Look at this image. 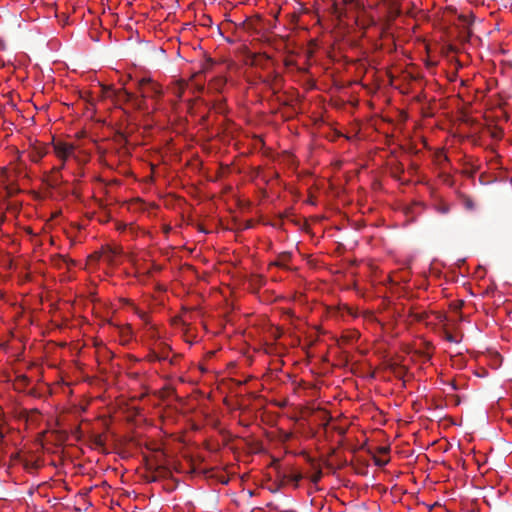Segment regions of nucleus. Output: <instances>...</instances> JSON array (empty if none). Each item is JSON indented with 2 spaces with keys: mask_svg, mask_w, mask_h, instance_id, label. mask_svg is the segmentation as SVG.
<instances>
[{
  "mask_svg": "<svg viewBox=\"0 0 512 512\" xmlns=\"http://www.w3.org/2000/svg\"><path fill=\"white\" fill-rule=\"evenodd\" d=\"M61 178L60 173L53 172V175L48 180V185L52 188L58 187L61 183Z\"/></svg>",
  "mask_w": 512,
  "mask_h": 512,
  "instance_id": "9",
  "label": "nucleus"
},
{
  "mask_svg": "<svg viewBox=\"0 0 512 512\" xmlns=\"http://www.w3.org/2000/svg\"><path fill=\"white\" fill-rule=\"evenodd\" d=\"M416 319H417L418 321H420V320L422 319V317H421V316H417V317H416Z\"/></svg>",
  "mask_w": 512,
  "mask_h": 512,
  "instance_id": "24",
  "label": "nucleus"
},
{
  "mask_svg": "<svg viewBox=\"0 0 512 512\" xmlns=\"http://www.w3.org/2000/svg\"><path fill=\"white\" fill-rule=\"evenodd\" d=\"M446 339H447L448 341H450V342H453V341H454V338H453V336H452L451 334H447Z\"/></svg>",
  "mask_w": 512,
  "mask_h": 512,
  "instance_id": "20",
  "label": "nucleus"
},
{
  "mask_svg": "<svg viewBox=\"0 0 512 512\" xmlns=\"http://www.w3.org/2000/svg\"><path fill=\"white\" fill-rule=\"evenodd\" d=\"M375 25V20L372 17L368 18L367 27ZM366 28V26H364Z\"/></svg>",
  "mask_w": 512,
  "mask_h": 512,
  "instance_id": "18",
  "label": "nucleus"
},
{
  "mask_svg": "<svg viewBox=\"0 0 512 512\" xmlns=\"http://www.w3.org/2000/svg\"><path fill=\"white\" fill-rule=\"evenodd\" d=\"M278 477L280 479V486L287 483H292L294 487L297 488L299 486L300 480L303 478V475L300 472H278Z\"/></svg>",
  "mask_w": 512,
  "mask_h": 512,
  "instance_id": "3",
  "label": "nucleus"
},
{
  "mask_svg": "<svg viewBox=\"0 0 512 512\" xmlns=\"http://www.w3.org/2000/svg\"><path fill=\"white\" fill-rule=\"evenodd\" d=\"M501 135H502V131H500V130H496V131H494V132L492 133V136H493L494 138H500V137H501Z\"/></svg>",
  "mask_w": 512,
  "mask_h": 512,
  "instance_id": "17",
  "label": "nucleus"
},
{
  "mask_svg": "<svg viewBox=\"0 0 512 512\" xmlns=\"http://www.w3.org/2000/svg\"><path fill=\"white\" fill-rule=\"evenodd\" d=\"M58 261H59V262H57L58 266H60L61 263H64V264L68 263V260L65 257H63V256H59Z\"/></svg>",
  "mask_w": 512,
  "mask_h": 512,
  "instance_id": "16",
  "label": "nucleus"
},
{
  "mask_svg": "<svg viewBox=\"0 0 512 512\" xmlns=\"http://www.w3.org/2000/svg\"><path fill=\"white\" fill-rule=\"evenodd\" d=\"M262 56H263L266 60H270V56H269V55H267V54H265V53H264Z\"/></svg>",
  "mask_w": 512,
  "mask_h": 512,
  "instance_id": "22",
  "label": "nucleus"
},
{
  "mask_svg": "<svg viewBox=\"0 0 512 512\" xmlns=\"http://www.w3.org/2000/svg\"><path fill=\"white\" fill-rule=\"evenodd\" d=\"M12 459L21 463L23 465L24 469L28 472L37 470L40 467L38 461H31L26 458H23L20 456L19 453L12 455Z\"/></svg>",
  "mask_w": 512,
  "mask_h": 512,
  "instance_id": "4",
  "label": "nucleus"
},
{
  "mask_svg": "<svg viewBox=\"0 0 512 512\" xmlns=\"http://www.w3.org/2000/svg\"><path fill=\"white\" fill-rule=\"evenodd\" d=\"M186 86L184 81L179 80L171 87L172 93L178 100L182 99Z\"/></svg>",
  "mask_w": 512,
  "mask_h": 512,
  "instance_id": "7",
  "label": "nucleus"
},
{
  "mask_svg": "<svg viewBox=\"0 0 512 512\" xmlns=\"http://www.w3.org/2000/svg\"><path fill=\"white\" fill-rule=\"evenodd\" d=\"M106 438L103 434H95L92 436V443L96 448L105 447Z\"/></svg>",
  "mask_w": 512,
  "mask_h": 512,
  "instance_id": "8",
  "label": "nucleus"
},
{
  "mask_svg": "<svg viewBox=\"0 0 512 512\" xmlns=\"http://www.w3.org/2000/svg\"><path fill=\"white\" fill-rule=\"evenodd\" d=\"M118 254V252L115 249L109 248V250L106 252V257L108 260H112L113 257H115Z\"/></svg>",
  "mask_w": 512,
  "mask_h": 512,
  "instance_id": "13",
  "label": "nucleus"
},
{
  "mask_svg": "<svg viewBox=\"0 0 512 512\" xmlns=\"http://www.w3.org/2000/svg\"><path fill=\"white\" fill-rule=\"evenodd\" d=\"M396 15H399L400 14V9L399 8H396Z\"/></svg>",
  "mask_w": 512,
  "mask_h": 512,
  "instance_id": "23",
  "label": "nucleus"
},
{
  "mask_svg": "<svg viewBox=\"0 0 512 512\" xmlns=\"http://www.w3.org/2000/svg\"><path fill=\"white\" fill-rule=\"evenodd\" d=\"M403 172H404V167H403V165H402V164H400V163H399V164H397V165L395 166V168L393 169V172H392V173H393L394 177H398V176H399L400 174H402Z\"/></svg>",
  "mask_w": 512,
  "mask_h": 512,
  "instance_id": "11",
  "label": "nucleus"
},
{
  "mask_svg": "<svg viewBox=\"0 0 512 512\" xmlns=\"http://www.w3.org/2000/svg\"><path fill=\"white\" fill-rule=\"evenodd\" d=\"M379 452H380V453H387V452H388V448H386V447H381V448L379 449Z\"/></svg>",
  "mask_w": 512,
  "mask_h": 512,
  "instance_id": "21",
  "label": "nucleus"
},
{
  "mask_svg": "<svg viewBox=\"0 0 512 512\" xmlns=\"http://www.w3.org/2000/svg\"><path fill=\"white\" fill-rule=\"evenodd\" d=\"M141 96L123 90V96L126 101L132 102L138 109H142L146 98L159 100L163 95L162 87L149 78H143L138 82Z\"/></svg>",
  "mask_w": 512,
  "mask_h": 512,
  "instance_id": "1",
  "label": "nucleus"
},
{
  "mask_svg": "<svg viewBox=\"0 0 512 512\" xmlns=\"http://www.w3.org/2000/svg\"><path fill=\"white\" fill-rule=\"evenodd\" d=\"M386 463H387L386 461L376 460V464L379 466H384Z\"/></svg>",
  "mask_w": 512,
  "mask_h": 512,
  "instance_id": "19",
  "label": "nucleus"
},
{
  "mask_svg": "<svg viewBox=\"0 0 512 512\" xmlns=\"http://www.w3.org/2000/svg\"><path fill=\"white\" fill-rule=\"evenodd\" d=\"M309 463L312 466V469L315 471L313 475H311L310 480L312 483L317 484L322 478V470L319 465L315 463L312 458H308Z\"/></svg>",
  "mask_w": 512,
  "mask_h": 512,
  "instance_id": "6",
  "label": "nucleus"
},
{
  "mask_svg": "<svg viewBox=\"0 0 512 512\" xmlns=\"http://www.w3.org/2000/svg\"><path fill=\"white\" fill-rule=\"evenodd\" d=\"M198 89H199V91H202L204 89V87L200 86Z\"/></svg>",
  "mask_w": 512,
  "mask_h": 512,
  "instance_id": "25",
  "label": "nucleus"
},
{
  "mask_svg": "<svg viewBox=\"0 0 512 512\" xmlns=\"http://www.w3.org/2000/svg\"><path fill=\"white\" fill-rule=\"evenodd\" d=\"M224 85H225V80L223 78H217V79L213 80L209 86L217 91H221V89L224 87Z\"/></svg>",
  "mask_w": 512,
  "mask_h": 512,
  "instance_id": "10",
  "label": "nucleus"
},
{
  "mask_svg": "<svg viewBox=\"0 0 512 512\" xmlns=\"http://www.w3.org/2000/svg\"><path fill=\"white\" fill-rule=\"evenodd\" d=\"M275 264L278 266H283L280 262H276Z\"/></svg>",
  "mask_w": 512,
  "mask_h": 512,
  "instance_id": "26",
  "label": "nucleus"
},
{
  "mask_svg": "<svg viewBox=\"0 0 512 512\" xmlns=\"http://www.w3.org/2000/svg\"><path fill=\"white\" fill-rule=\"evenodd\" d=\"M53 149L57 157L62 161H66L68 157L73 153L75 146L62 141H53Z\"/></svg>",
  "mask_w": 512,
  "mask_h": 512,
  "instance_id": "2",
  "label": "nucleus"
},
{
  "mask_svg": "<svg viewBox=\"0 0 512 512\" xmlns=\"http://www.w3.org/2000/svg\"><path fill=\"white\" fill-rule=\"evenodd\" d=\"M171 476V470L164 465H157L152 472L151 481H157L159 478H168Z\"/></svg>",
  "mask_w": 512,
  "mask_h": 512,
  "instance_id": "5",
  "label": "nucleus"
},
{
  "mask_svg": "<svg viewBox=\"0 0 512 512\" xmlns=\"http://www.w3.org/2000/svg\"><path fill=\"white\" fill-rule=\"evenodd\" d=\"M64 165H65V161H62V164L59 165V167H54L52 169V172L60 173V171L64 168Z\"/></svg>",
  "mask_w": 512,
  "mask_h": 512,
  "instance_id": "15",
  "label": "nucleus"
},
{
  "mask_svg": "<svg viewBox=\"0 0 512 512\" xmlns=\"http://www.w3.org/2000/svg\"><path fill=\"white\" fill-rule=\"evenodd\" d=\"M333 430L336 431L341 436H344L347 432V429L341 426H334Z\"/></svg>",
  "mask_w": 512,
  "mask_h": 512,
  "instance_id": "14",
  "label": "nucleus"
},
{
  "mask_svg": "<svg viewBox=\"0 0 512 512\" xmlns=\"http://www.w3.org/2000/svg\"><path fill=\"white\" fill-rule=\"evenodd\" d=\"M278 78H279V76L277 74H275L271 78L268 77V78L264 79L263 83H265L267 86L272 88V82L276 81Z\"/></svg>",
  "mask_w": 512,
  "mask_h": 512,
  "instance_id": "12",
  "label": "nucleus"
}]
</instances>
